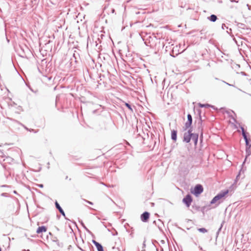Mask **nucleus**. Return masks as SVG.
Returning a JSON list of instances; mask_svg holds the SVG:
<instances>
[{
    "instance_id": "1",
    "label": "nucleus",
    "mask_w": 251,
    "mask_h": 251,
    "mask_svg": "<svg viewBox=\"0 0 251 251\" xmlns=\"http://www.w3.org/2000/svg\"><path fill=\"white\" fill-rule=\"evenodd\" d=\"M193 129H189L188 131L183 134V141L188 143L192 139L194 141V146L197 147L199 139V134L192 133Z\"/></svg>"
},
{
    "instance_id": "2",
    "label": "nucleus",
    "mask_w": 251,
    "mask_h": 251,
    "mask_svg": "<svg viewBox=\"0 0 251 251\" xmlns=\"http://www.w3.org/2000/svg\"><path fill=\"white\" fill-rule=\"evenodd\" d=\"M240 129L242 131V134L245 141L246 148H251V141L248 138L247 133L246 132L244 128L242 126H240Z\"/></svg>"
},
{
    "instance_id": "3",
    "label": "nucleus",
    "mask_w": 251,
    "mask_h": 251,
    "mask_svg": "<svg viewBox=\"0 0 251 251\" xmlns=\"http://www.w3.org/2000/svg\"><path fill=\"white\" fill-rule=\"evenodd\" d=\"M203 191V188L201 184H197L192 192V193L196 196H198L200 195Z\"/></svg>"
},
{
    "instance_id": "4",
    "label": "nucleus",
    "mask_w": 251,
    "mask_h": 251,
    "mask_svg": "<svg viewBox=\"0 0 251 251\" xmlns=\"http://www.w3.org/2000/svg\"><path fill=\"white\" fill-rule=\"evenodd\" d=\"M193 199L191 195L187 194L182 200V202L186 205L187 207H189L192 202Z\"/></svg>"
},
{
    "instance_id": "5",
    "label": "nucleus",
    "mask_w": 251,
    "mask_h": 251,
    "mask_svg": "<svg viewBox=\"0 0 251 251\" xmlns=\"http://www.w3.org/2000/svg\"><path fill=\"white\" fill-rule=\"evenodd\" d=\"M193 122V119L191 115L190 114H188L187 115V121L185 124V129H192V124Z\"/></svg>"
},
{
    "instance_id": "6",
    "label": "nucleus",
    "mask_w": 251,
    "mask_h": 251,
    "mask_svg": "<svg viewBox=\"0 0 251 251\" xmlns=\"http://www.w3.org/2000/svg\"><path fill=\"white\" fill-rule=\"evenodd\" d=\"M79 60H80L79 54L78 53V52H77L75 50L73 53V57L70 59V61H71L70 63L72 64V65H73L74 61L76 64L79 62Z\"/></svg>"
},
{
    "instance_id": "7",
    "label": "nucleus",
    "mask_w": 251,
    "mask_h": 251,
    "mask_svg": "<svg viewBox=\"0 0 251 251\" xmlns=\"http://www.w3.org/2000/svg\"><path fill=\"white\" fill-rule=\"evenodd\" d=\"M55 205L56 208L59 211L60 214L65 218V219L67 220H70L69 219H68L65 215V213L62 208V207L60 206V204L58 203V202L56 201L55 202Z\"/></svg>"
},
{
    "instance_id": "8",
    "label": "nucleus",
    "mask_w": 251,
    "mask_h": 251,
    "mask_svg": "<svg viewBox=\"0 0 251 251\" xmlns=\"http://www.w3.org/2000/svg\"><path fill=\"white\" fill-rule=\"evenodd\" d=\"M150 214L147 211L143 212L141 215V220L143 222H147L149 219Z\"/></svg>"
},
{
    "instance_id": "9",
    "label": "nucleus",
    "mask_w": 251,
    "mask_h": 251,
    "mask_svg": "<svg viewBox=\"0 0 251 251\" xmlns=\"http://www.w3.org/2000/svg\"><path fill=\"white\" fill-rule=\"evenodd\" d=\"M226 112L227 114H228L229 118L233 120L234 123L238 124L239 125V126H241L240 123H238L236 119V115L233 111L231 110V112L226 111Z\"/></svg>"
},
{
    "instance_id": "10",
    "label": "nucleus",
    "mask_w": 251,
    "mask_h": 251,
    "mask_svg": "<svg viewBox=\"0 0 251 251\" xmlns=\"http://www.w3.org/2000/svg\"><path fill=\"white\" fill-rule=\"evenodd\" d=\"M246 161V158H245L244 162L241 165V168L239 172V175H242V178H243L245 176L244 173L246 171V167L245 166V162Z\"/></svg>"
},
{
    "instance_id": "11",
    "label": "nucleus",
    "mask_w": 251,
    "mask_h": 251,
    "mask_svg": "<svg viewBox=\"0 0 251 251\" xmlns=\"http://www.w3.org/2000/svg\"><path fill=\"white\" fill-rule=\"evenodd\" d=\"M228 193V190H226L225 191H222L219 193H218L216 196H215V198L218 200V201L221 200L222 198L224 197Z\"/></svg>"
},
{
    "instance_id": "12",
    "label": "nucleus",
    "mask_w": 251,
    "mask_h": 251,
    "mask_svg": "<svg viewBox=\"0 0 251 251\" xmlns=\"http://www.w3.org/2000/svg\"><path fill=\"white\" fill-rule=\"evenodd\" d=\"M199 106L200 107H201V108H203V107H205V108L211 107L214 110H218L217 108H216L215 106L212 105H210V104H208V103L202 104V103H199Z\"/></svg>"
},
{
    "instance_id": "13",
    "label": "nucleus",
    "mask_w": 251,
    "mask_h": 251,
    "mask_svg": "<svg viewBox=\"0 0 251 251\" xmlns=\"http://www.w3.org/2000/svg\"><path fill=\"white\" fill-rule=\"evenodd\" d=\"M177 131L176 130L173 129L171 131V139L174 142L177 140Z\"/></svg>"
},
{
    "instance_id": "14",
    "label": "nucleus",
    "mask_w": 251,
    "mask_h": 251,
    "mask_svg": "<svg viewBox=\"0 0 251 251\" xmlns=\"http://www.w3.org/2000/svg\"><path fill=\"white\" fill-rule=\"evenodd\" d=\"M47 230V227L44 226H39L38 227V228H37V229L36 230V232L38 234H39V233H42V232H45Z\"/></svg>"
},
{
    "instance_id": "15",
    "label": "nucleus",
    "mask_w": 251,
    "mask_h": 251,
    "mask_svg": "<svg viewBox=\"0 0 251 251\" xmlns=\"http://www.w3.org/2000/svg\"><path fill=\"white\" fill-rule=\"evenodd\" d=\"M217 17L216 15L212 14L207 17V19L212 22H215L217 20Z\"/></svg>"
},
{
    "instance_id": "16",
    "label": "nucleus",
    "mask_w": 251,
    "mask_h": 251,
    "mask_svg": "<svg viewBox=\"0 0 251 251\" xmlns=\"http://www.w3.org/2000/svg\"><path fill=\"white\" fill-rule=\"evenodd\" d=\"M192 209L191 210V211L193 213H195L197 211H199L201 209L200 206L196 204L193 205L192 206Z\"/></svg>"
},
{
    "instance_id": "17",
    "label": "nucleus",
    "mask_w": 251,
    "mask_h": 251,
    "mask_svg": "<svg viewBox=\"0 0 251 251\" xmlns=\"http://www.w3.org/2000/svg\"><path fill=\"white\" fill-rule=\"evenodd\" d=\"M236 25L239 28H241L243 29V30H245V28H246V27L247 26L245 24H242L239 22H236Z\"/></svg>"
},
{
    "instance_id": "18",
    "label": "nucleus",
    "mask_w": 251,
    "mask_h": 251,
    "mask_svg": "<svg viewBox=\"0 0 251 251\" xmlns=\"http://www.w3.org/2000/svg\"><path fill=\"white\" fill-rule=\"evenodd\" d=\"M100 108H97L92 111L93 114L100 115L102 112V109L101 108V105H99Z\"/></svg>"
},
{
    "instance_id": "19",
    "label": "nucleus",
    "mask_w": 251,
    "mask_h": 251,
    "mask_svg": "<svg viewBox=\"0 0 251 251\" xmlns=\"http://www.w3.org/2000/svg\"><path fill=\"white\" fill-rule=\"evenodd\" d=\"M242 32L244 34L251 35V28L247 26L246 28Z\"/></svg>"
},
{
    "instance_id": "20",
    "label": "nucleus",
    "mask_w": 251,
    "mask_h": 251,
    "mask_svg": "<svg viewBox=\"0 0 251 251\" xmlns=\"http://www.w3.org/2000/svg\"><path fill=\"white\" fill-rule=\"evenodd\" d=\"M199 116V124H200L201 125H202V120H201V110L200 109H197Z\"/></svg>"
},
{
    "instance_id": "21",
    "label": "nucleus",
    "mask_w": 251,
    "mask_h": 251,
    "mask_svg": "<svg viewBox=\"0 0 251 251\" xmlns=\"http://www.w3.org/2000/svg\"><path fill=\"white\" fill-rule=\"evenodd\" d=\"M251 154V148H246V160L247 159L248 157H249Z\"/></svg>"
},
{
    "instance_id": "22",
    "label": "nucleus",
    "mask_w": 251,
    "mask_h": 251,
    "mask_svg": "<svg viewBox=\"0 0 251 251\" xmlns=\"http://www.w3.org/2000/svg\"><path fill=\"white\" fill-rule=\"evenodd\" d=\"M98 251H104L102 246L100 243L97 246H96Z\"/></svg>"
},
{
    "instance_id": "23",
    "label": "nucleus",
    "mask_w": 251,
    "mask_h": 251,
    "mask_svg": "<svg viewBox=\"0 0 251 251\" xmlns=\"http://www.w3.org/2000/svg\"><path fill=\"white\" fill-rule=\"evenodd\" d=\"M198 230L201 233H205L207 232V230L204 227L199 228L198 229Z\"/></svg>"
},
{
    "instance_id": "24",
    "label": "nucleus",
    "mask_w": 251,
    "mask_h": 251,
    "mask_svg": "<svg viewBox=\"0 0 251 251\" xmlns=\"http://www.w3.org/2000/svg\"><path fill=\"white\" fill-rule=\"evenodd\" d=\"M225 224V221H223L222 222V223H221V226H220V227H219V228L218 229L216 234H217V235L218 236V235L219 234V232H220V231L221 230V229L222 228L223 226V225Z\"/></svg>"
},
{
    "instance_id": "25",
    "label": "nucleus",
    "mask_w": 251,
    "mask_h": 251,
    "mask_svg": "<svg viewBox=\"0 0 251 251\" xmlns=\"http://www.w3.org/2000/svg\"><path fill=\"white\" fill-rule=\"evenodd\" d=\"M125 104L126 106V107L131 112H133V109L131 107V106L130 104H129L128 103L125 102Z\"/></svg>"
},
{
    "instance_id": "26",
    "label": "nucleus",
    "mask_w": 251,
    "mask_h": 251,
    "mask_svg": "<svg viewBox=\"0 0 251 251\" xmlns=\"http://www.w3.org/2000/svg\"><path fill=\"white\" fill-rule=\"evenodd\" d=\"M81 225L83 226V227L89 233H91V231L86 227L84 224L82 222V221L81 222Z\"/></svg>"
},
{
    "instance_id": "27",
    "label": "nucleus",
    "mask_w": 251,
    "mask_h": 251,
    "mask_svg": "<svg viewBox=\"0 0 251 251\" xmlns=\"http://www.w3.org/2000/svg\"><path fill=\"white\" fill-rule=\"evenodd\" d=\"M218 201V200L214 197L210 201V204H214Z\"/></svg>"
},
{
    "instance_id": "28",
    "label": "nucleus",
    "mask_w": 251,
    "mask_h": 251,
    "mask_svg": "<svg viewBox=\"0 0 251 251\" xmlns=\"http://www.w3.org/2000/svg\"><path fill=\"white\" fill-rule=\"evenodd\" d=\"M21 50H22V52L20 53V56L22 57H24L25 55V54L24 50L22 47H21Z\"/></svg>"
},
{
    "instance_id": "29",
    "label": "nucleus",
    "mask_w": 251,
    "mask_h": 251,
    "mask_svg": "<svg viewBox=\"0 0 251 251\" xmlns=\"http://www.w3.org/2000/svg\"><path fill=\"white\" fill-rule=\"evenodd\" d=\"M39 130H35V129H32V128H29L28 131L29 132H32L34 133H36L38 132Z\"/></svg>"
},
{
    "instance_id": "30",
    "label": "nucleus",
    "mask_w": 251,
    "mask_h": 251,
    "mask_svg": "<svg viewBox=\"0 0 251 251\" xmlns=\"http://www.w3.org/2000/svg\"><path fill=\"white\" fill-rule=\"evenodd\" d=\"M0 196L2 197H8L9 196V194L6 193H2L0 194Z\"/></svg>"
},
{
    "instance_id": "31",
    "label": "nucleus",
    "mask_w": 251,
    "mask_h": 251,
    "mask_svg": "<svg viewBox=\"0 0 251 251\" xmlns=\"http://www.w3.org/2000/svg\"><path fill=\"white\" fill-rule=\"evenodd\" d=\"M201 133L200 135V141H201V143L202 142V140H203V132L202 131V128L201 129Z\"/></svg>"
},
{
    "instance_id": "32",
    "label": "nucleus",
    "mask_w": 251,
    "mask_h": 251,
    "mask_svg": "<svg viewBox=\"0 0 251 251\" xmlns=\"http://www.w3.org/2000/svg\"><path fill=\"white\" fill-rule=\"evenodd\" d=\"M18 123L23 126L26 130L28 131L29 128H27L26 126H25V125L21 123L20 122H18Z\"/></svg>"
},
{
    "instance_id": "33",
    "label": "nucleus",
    "mask_w": 251,
    "mask_h": 251,
    "mask_svg": "<svg viewBox=\"0 0 251 251\" xmlns=\"http://www.w3.org/2000/svg\"><path fill=\"white\" fill-rule=\"evenodd\" d=\"M242 176L239 175V174L238 173V175L236 176L235 181H238V180L239 179L240 177L242 178Z\"/></svg>"
},
{
    "instance_id": "34",
    "label": "nucleus",
    "mask_w": 251,
    "mask_h": 251,
    "mask_svg": "<svg viewBox=\"0 0 251 251\" xmlns=\"http://www.w3.org/2000/svg\"><path fill=\"white\" fill-rule=\"evenodd\" d=\"M92 243L94 244L95 246H97V245H99V244H100L99 242H97L95 240H92Z\"/></svg>"
},
{
    "instance_id": "35",
    "label": "nucleus",
    "mask_w": 251,
    "mask_h": 251,
    "mask_svg": "<svg viewBox=\"0 0 251 251\" xmlns=\"http://www.w3.org/2000/svg\"><path fill=\"white\" fill-rule=\"evenodd\" d=\"M92 243L94 244L95 246H97V245H99V244H100L99 242H97L95 240H92Z\"/></svg>"
},
{
    "instance_id": "36",
    "label": "nucleus",
    "mask_w": 251,
    "mask_h": 251,
    "mask_svg": "<svg viewBox=\"0 0 251 251\" xmlns=\"http://www.w3.org/2000/svg\"><path fill=\"white\" fill-rule=\"evenodd\" d=\"M92 243L94 244L95 246H97V245H99V244H100L99 242H97L95 240H92Z\"/></svg>"
},
{
    "instance_id": "37",
    "label": "nucleus",
    "mask_w": 251,
    "mask_h": 251,
    "mask_svg": "<svg viewBox=\"0 0 251 251\" xmlns=\"http://www.w3.org/2000/svg\"><path fill=\"white\" fill-rule=\"evenodd\" d=\"M222 28L223 29H225V28L228 29V27L226 26V25L225 24H223L222 25Z\"/></svg>"
},
{
    "instance_id": "38",
    "label": "nucleus",
    "mask_w": 251,
    "mask_h": 251,
    "mask_svg": "<svg viewBox=\"0 0 251 251\" xmlns=\"http://www.w3.org/2000/svg\"><path fill=\"white\" fill-rule=\"evenodd\" d=\"M102 223L103 224V226L105 227H107V226H111V224H110V223H108V226L105 225L104 222H102Z\"/></svg>"
},
{
    "instance_id": "39",
    "label": "nucleus",
    "mask_w": 251,
    "mask_h": 251,
    "mask_svg": "<svg viewBox=\"0 0 251 251\" xmlns=\"http://www.w3.org/2000/svg\"><path fill=\"white\" fill-rule=\"evenodd\" d=\"M193 167V166L192 165V166H191V167H190L189 168H187L186 170H185V171L187 172H189L190 169H192Z\"/></svg>"
},
{
    "instance_id": "40",
    "label": "nucleus",
    "mask_w": 251,
    "mask_h": 251,
    "mask_svg": "<svg viewBox=\"0 0 251 251\" xmlns=\"http://www.w3.org/2000/svg\"><path fill=\"white\" fill-rule=\"evenodd\" d=\"M85 201L87 203H89V204H91V205H93V202H91V201H87V200H85Z\"/></svg>"
},
{
    "instance_id": "41",
    "label": "nucleus",
    "mask_w": 251,
    "mask_h": 251,
    "mask_svg": "<svg viewBox=\"0 0 251 251\" xmlns=\"http://www.w3.org/2000/svg\"><path fill=\"white\" fill-rule=\"evenodd\" d=\"M152 244L155 246V244L156 243H158L157 241H156V240H152Z\"/></svg>"
},
{
    "instance_id": "42",
    "label": "nucleus",
    "mask_w": 251,
    "mask_h": 251,
    "mask_svg": "<svg viewBox=\"0 0 251 251\" xmlns=\"http://www.w3.org/2000/svg\"><path fill=\"white\" fill-rule=\"evenodd\" d=\"M240 74L242 75H244V76H246L247 75V74L245 72H241L240 73Z\"/></svg>"
},
{
    "instance_id": "43",
    "label": "nucleus",
    "mask_w": 251,
    "mask_h": 251,
    "mask_svg": "<svg viewBox=\"0 0 251 251\" xmlns=\"http://www.w3.org/2000/svg\"><path fill=\"white\" fill-rule=\"evenodd\" d=\"M113 229L115 231V234L113 233L112 235L113 236L117 235L118 234V232L114 228H113Z\"/></svg>"
},
{
    "instance_id": "44",
    "label": "nucleus",
    "mask_w": 251,
    "mask_h": 251,
    "mask_svg": "<svg viewBox=\"0 0 251 251\" xmlns=\"http://www.w3.org/2000/svg\"><path fill=\"white\" fill-rule=\"evenodd\" d=\"M37 186L38 187H39L40 188H43L44 187V185L43 184H37Z\"/></svg>"
},
{
    "instance_id": "45",
    "label": "nucleus",
    "mask_w": 251,
    "mask_h": 251,
    "mask_svg": "<svg viewBox=\"0 0 251 251\" xmlns=\"http://www.w3.org/2000/svg\"><path fill=\"white\" fill-rule=\"evenodd\" d=\"M233 40H234V42H235V43L237 44V45L238 46H240V45H239V44H238V43L237 41H236V40L235 39V38H233Z\"/></svg>"
},
{
    "instance_id": "46",
    "label": "nucleus",
    "mask_w": 251,
    "mask_h": 251,
    "mask_svg": "<svg viewBox=\"0 0 251 251\" xmlns=\"http://www.w3.org/2000/svg\"><path fill=\"white\" fill-rule=\"evenodd\" d=\"M247 6L248 7L249 10H251V5H250L249 4H247Z\"/></svg>"
},
{
    "instance_id": "47",
    "label": "nucleus",
    "mask_w": 251,
    "mask_h": 251,
    "mask_svg": "<svg viewBox=\"0 0 251 251\" xmlns=\"http://www.w3.org/2000/svg\"><path fill=\"white\" fill-rule=\"evenodd\" d=\"M232 30L231 28H229L228 30H227L226 32L227 33H228V34H229V31L230 32H231Z\"/></svg>"
},
{
    "instance_id": "48",
    "label": "nucleus",
    "mask_w": 251,
    "mask_h": 251,
    "mask_svg": "<svg viewBox=\"0 0 251 251\" xmlns=\"http://www.w3.org/2000/svg\"><path fill=\"white\" fill-rule=\"evenodd\" d=\"M232 30L231 28H229L228 30H227L226 32L227 33H228V34H229V31L230 32H231Z\"/></svg>"
},
{
    "instance_id": "49",
    "label": "nucleus",
    "mask_w": 251,
    "mask_h": 251,
    "mask_svg": "<svg viewBox=\"0 0 251 251\" xmlns=\"http://www.w3.org/2000/svg\"><path fill=\"white\" fill-rule=\"evenodd\" d=\"M232 30L231 28H229L228 30H227L226 32L227 33H228V34H229V31L230 32H231Z\"/></svg>"
},
{
    "instance_id": "50",
    "label": "nucleus",
    "mask_w": 251,
    "mask_h": 251,
    "mask_svg": "<svg viewBox=\"0 0 251 251\" xmlns=\"http://www.w3.org/2000/svg\"><path fill=\"white\" fill-rule=\"evenodd\" d=\"M145 242L146 241L145 240L143 244V247H145L146 246Z\"/></svg>"
},
{
    "instance_id": "51",
    "label": "nucleus",
    "mask_w": 251,
    "mask_h": 251,
    "mask_svg": "<svg viewBox=\"0 0 251 251\" xmlns=\"http://www.w3.org/2000/svg\"><path fill=\"white\" fill-rule=\"evenodd\" d=\"M223 82L226 83L227 85H228L229 86H232V85H231V84H229V83H227V82H225L224 81H223Z\"/></svg>"
},
{
    "instance_id": "52",
    "label": "nucleus",
    "mask_w": 251,
    "mask_h": 251,
    "mask_svg": "<svg viewBox=\"0 0 251 251\" xmlns=\"http://www.w3.org/2000/svg\"><path fill=\"white\" fill-rule=\"evenodd\" d=\"M160 242L162 243V244H164L165 243V241L164 240H161Z\"/></svg>"
},
{
    "instance_id": "53",
    "label": "nucleus",
    "mask_w": 251,
    "mask_h": 251,
    "mask_svg": "<svg viewBox=\"0 0 251 251\" xmlns=\"http://www.w3.org/2000/svg\"><path fill=\"white\" fill-rule=\"evenodd\" d=\"M58 98H59V96H57L56 97V102H57V100H58Z\"/></svg>"
},
{
    "instance_id": "54",
    "label": "nucleus",
    "mask_w": 251,
    "mask_h": 251,
    "mask_svg": "<svg viewBox=\"0 0 251 251\" xmlns=\"http://www.w3.org/2000/svg\"><path fill=\"white\" fill-rule=\"evenodd\" d=\"M111 11H112V13H114L115 12V9H112Z\"/></svg>"
},
{
    "instance_id": "55",
    "label": "nucleus",
    "mask_w": 251,
    "mask_h": 251,
    "mask_svg": "<svg viewBox=\"0 0 251 251\" xmlns=\"http://www.w3.org/2000/svg\"><path fill=\"white\" fill-rule=\"evenodd\" d=\"M23 251H30L29 250H23Z\"/></svg>"
},
{
    "instance_id": "56",
    "label": "nucleus",
    "mask_w": 251,
    "mask_h": 251,
    "mask_svg": "<svg viewBox=\"0 0 251 251\" xmlns=\"http://www.w3.org/2000/svg\"><path fill=\"white\" fill-rule=\"evenodd\" d=\"M160 251H164V250L162 247H161Z\"/></svg>"
},
{
    "instance_id": "57",
    "label": "nucleus",
    "mask_w": 251,
    "mask_h": 251,
    "mask_svg": "<svg viewBox=\"0 0 251 251\" xmlns=\"http://www.w3.org/2000/svg\"><path fill=\"white\" fill-rule=\"evenodd\" d=\"M79 249L81 251H85L84 250H83L82 249H81V248H79Z\"/></svg>"
},
{
    "instance_id": "58",
    "label": "nucleus",
    "mask_w": 251,
    "mask_h": 251,
    "mask_svg": "<svg viewBox=\"0 0 251 251\" xmlns=\"http://www.w3.org/2000/svg\"><path fill=\"white\" fill-rule=\"evenodd\" d=\"M238 0H233L232 1L237 2Z\"/></svg>"
},
{
    "instance_id": "59",
    "label": "nucleus",
    "mask_w": 251,
    "mask_h": 251,
    "mask_svg": "<svg viewBox=\"0 0 251 251\" xmlns=\"http://www.w3.org/2000/svg\"><path fill=\"white\" fill-rule=\"evenodd\" d=\"M234 127L236 128H238L237 126L236 125H234Z\"/></svg>"
},
{
    "instance_id": "60",
    "label": "nucleus",
    "mask_w": 251,
    "mask_h": 251,
    "mask_svg": "<svg viewBox=\"0 0 251 251\" xmlns=\"http://www.w3.org/2000/svg\"><path fill=\"white\" fill-rule=\"evenodd\" d=\"M130 235L132 237H133V236H132V233H130Z\"/></svg>"
},
{
    "instance_id": "61",
    "label": "nucleus",
    "mask_w": 251,
    "mask_h": 251,
    "mask_svg": "<svg viewBox=\"0 0 251 251\" xmlns=\"http://www.w3.org/2000/svg\"><path fill=\"white\" fill-rule=\"evenodd\" d=\"M6 186V185H5L2 186V187H5Z\"/></svg>"
},
{
    "instance_id": "62",
    "label": "nucleus",
    "mask_w": 251,
    "mask_h": 251,
    "mask_svg": "<svg viewBox=\"0 0 251 251\" xmlns=\"http://www.w3.org/2000/svg\"><path fill=\"white\" fill-rule=\"evenodd\" d=\"M14 193L15 194H16V193H17V192H16V191H14Z\"/></svg>"
},
{
    "instance_id": "63",
    "label": "nucleus",
    "mask_w": 251,
    "mask_h": 251,
    "mask_svg": "<svg viewBox=\"0 0 251 251\" xmlns=\"http://www.w3.org/2000/svg\"><path fill=\"white\" fill-rule=\"evenodd\" d=\"M0 154H3V152L2 151H0Z\"/></svg>"
},
{
    "instance_id": "64",
    "label": "nucleus",
    "mask_w": 251,
    "mask_h": 251,
    "mask_svg": "<svg viewBox=\"0 0 251 251\" xmlns=\"http://www.w3.org/2000/svg\"><path fill=\"white\" fill-rule=\"evenodd\" d=\"M156 251H158V249L156 248Z\"/></svg>"
}]
</instances>
